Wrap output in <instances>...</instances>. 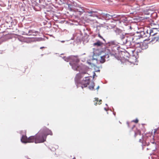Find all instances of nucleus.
Segmentation results:
<instances>
[{"mask_svg":"<svg viewBox=\"0 0 159 159\" xmlns=\"http://www.w3.org/2000/svg\"><path fill=\"white\" fill-rule=\"evenodd\" d=\"M144 125V124H142V125L143 127V125Z\"/></svg>","mask_w":159,"mask_h":159,"instance_id":"nucleus-30","label":"nucleus"},{"mask_svg":"<svg viewBox=\"0 0 159 159\" xmlns=\"http://www.w3.org/2000/svg\"><path fill=\"white\" fill-rule=\"evenodd\" d=\"M152 41L159 42V35L154 36L152 38Z\"/></svg>","mask_w":159,"mask_h":159,"instance_id":"nucleus-10","label":"nucleus"},{"mask_svg":"<svg viewBox=\"0 0 159 159\" xmlns=\"http://www.w3.org/2000/svg\"><path fill=\"white\" fill-rule=\"evenodd\" d=\"M132 122L136 123H137L139 122V120L138 119H136L135 120H132Z\"/></svg>","mask_w":159,"mask_h":159,"instance_id":"nucleus-23","label":"nucleus"},{"mask_svg":"<svg viewBox=\"0 0 159 159\" xmlns=\"http://www.w3.org/2000/svg\"><path fill=\"white\" fill-rule=\"evenodd\" d=\"M158 133H159V132L158 131V129H154V135H155L156 134H158Z\"/></svg>","mask_w":159,"mask_h":159,"instance_id":"nucleus-21","label":"nucleus"},{"mask_svg":"<svg viewBox=\"0 0 159 159\" xmlns=\"http://www.w3.org/2000/svg\"><path fill=\"white\" fill-rule=\"evenodd\" d=\"M98 36L101 39H103V40L105 41V39L103 38V37L100 35V34H98Z\"/></svg>","mask_w":159,"mask_h":159,"instance_id":"nucleus-25","label":"nucleus"},{"mask_svg":"<svg viewBox=\"0 0 159 159\" xmlns=\"http://www.w3.org/2000/svg\"><path fill=\"white\" fill-rule=\"evenodd\" d=\"M90 85L89 86V88L91 90H93L94 89V84L93 82H90L89 83Z\"/></svg>","mask_w":159,"mask_h":159,"instance_id":"nucleus-17","label":"nucleus"},{"mask_svg":"<svg viewBox=\"0 0 159 159\" xmlns=\"http://www.w3.org/2000/svg\"><path fill=\"white\" fill-rule=\"evenodd\" d=\"M127 126L128 127H130V125H129V122H127Z\"/></svg>","mask_w":159,"mask_h":159,"instance_id":"nucleus-26","label":"nucleus"},{"mask_svg":"<svg viewBox=\"0 0 159 159\" xmlns=\"http://www.w3.org/2000/svg\"><path fill=\"white\" fill-rule=\"evenodd\" d=\"M149 37V34L147 33H145L144 30L140 31L139 33V34L138 36H135L134 39H137L140 38H146L145 40L147 39Z\"/></svg>","mask_w":159,"mask_h":159,"instance_id":"nucleus-5","label":"nucleus"},{"mask_svg":"<svg viewBox=\"0 0 159 159\" xmlns=\"http://www.w3.org/2000/svg\"><path fill=\"white\" fill-rule=\"evenodd\" d=\"M134 131L135 133L134 136L135 137H136L138 135L141 136V132L139 130L136 128L135 130H134Z\"/></svg>","mask_w":159,"mask_h":159,"instance_id":"nucleus-13","label":"nucleus"},{"mask_svg":"<svg viewBox=\"0 0 159 159\" xmlns=\"http://www.w3.org/2000/svg\"><path fill=\"white\" fill-rule=\"evenodd\" d=\"M90 14L89 15H92V14Z\"/></svg>","mask_w":159,"mask_h":159,"instance_id":"nucleus-33","label":"nucleus"},{"mask_svg":"<svg viewBox=\"0 0 159 159\" xmlns=\"http://www.w3.org/2000/svg\"><path fill=\"white\" fill-rule=\"evenodd\" d=\"M83 73V74H86V72H84V73Z\"/></svg>","mask_w":159,"mask_h":159,"instance_id":"nucleus-31","label":"nucleus"},{"mask_svg":"<svg viewBox=\"0 0 159 159\" xmlns=\"http://www.w3.org/2000/svg\"><path fill=\"white\" fill-rule=\"evenodd\" d=\"M144 32L145 33L148 34L149 37L151 36V31H149V30H146L145 29L144 30Z\"/></svg>","mask_w":159,"mask_h":159,"instance_id":"nucleus-19","label":"nucleus"},{"mask_svg":"<svg viewBox=\"0 0 159 159\" xmlns=\"http://www.w3.org/2000/svg\"><path fill=\"white\" fill-rule=\"evenodd\" d=\"M90 83V80L88 78V77H85V80H83L81 82L78 84V87L81 86L82 89L86 87Z\"/></svg>","mask_w":159,"mask_h":159,"instance_id":"nucleus-4","label":"nucleus"},{"mask_svg":"<svg viewBox=\"0 0 159 159\" xmlns=\"http://www.w3.org/2000/svg\"><path fill=\"white\" fill-rule=\"evenodd\" d=\"M101 15L102 17L106 20H108L109 19H111L113 17V16L110 15L108 14L102 13L101 14Z\"/></svg>","mask_w":159,"mask_h":159,"instance_id":"nucleus-6","label":"nucleus"},{"mask_svg":"<svg viewBox=\"0 0 159 159\" xmlns=\"http://www.w3.org/2000/svg\"><path fill=\"white\" fill-rule=\"evenodd\" d=\"M109 45L110 46H116L117 45V43L115 41H111L109 42Z\"/></svg>","mask_w":159,"mask_h":159,"instance_id":"nucleus-14","label":"nucleus"},{"mask_svg":"<svg viewBox=\"0 0 159 159\" xmlns=\"http://www.w3.org/2000/svg\"><path fill=\"white\" fill-rule=\"evenodd\" d=\"M35 136H31L28 138V143H35Z\"/></svg>","mask_w":159,"mask_h":159,"instance_id":"nucleus-9","label":"nucleus"},{"mask_svg":"<svg viewBox=\"0 0 159 159\" xmlns=\"http://www.w3.org/2000/svg\"><path fill=\"white\" fill-rule=\"evenodd\" d=\"M87 12L89 14H92V15H89V16H90L98 17L99 16L98 14L97 11H89Z\"/></svg>","mask_w":159,"mask_h":159,"instance_id":"nucleus-7","label":"nucleus"},{"mask_svg":"<svg viewBox=\"0 0 159 159\" xmlns=\"http://www.w3.org/2000/svg\"><path fill=\"white\" fill-rule=\"evenodd\" d=\"M151 143H152V144H154V145H156V144L154 143V142H151Z\"/></svg>","mask_w":159,"mask_h":159,"instance_id":"nucleus-27","label":"nucleus"},{"mask_svg":"<svg viewBox=\"0 0 159 159\" xmlns=\"http://www.w3.org/2000/svg\"><path fill=\"white\" fill-rule=\"evenodd\" d=\"M98 88H99V86H98Z\"/></svg>","mask_w":159,"mask_h":159,"instance_id":"nucleus-34","label":"nucleus"},{"mask_svg":"<svg viewBox=\"0 0 159 159\" xmlns=\"http://www.w3.org/2000/svg\"><path fill=\"white\" fill-rule=\"evenodd\" d=\"M69 60L70 61V64L72 66V68L75 70H79V66L78 63L79 60L75 56H73L69 57Z\"/></svg>","mask_w":159,"mask_h":159,"instance_id":"nucleus-3","label":"nucleus"},{"mask_svg":"<svg viewBox=\"0 0 159 159\" xmlns=\"http://www.w3.org/2000/svg\"><path fill=\"white\" fill-rule=\"evenodd\" d=\"M95 101H96V102L94 103V105L96 106L98 104L100 105L101 104L102 100H100L98 101V98H95L94 102Z\"/></svg>","mask_w":159,"mask_h":159,"instance_id":"nucleus-16","label":"nucleus"},{"mask_svg":"<svg viewBox=\"0 0 159 159\" xmlns=\"http://www.w3.org/2000/svg\"><path fill=\"white\" fill-rule=\"evenodd\" d=\"M139 142H142V140H141V139H139Z\"/></svg>","mask_w":159,"mask_h":159,"instance_id":"nucleus-29","label":"nucleus"},{"mask_svg":"<svg viewBox=\"0 0 159 159\" xmlns=\"http://www.w3.org/2000/svg\"><path fill=\"white\" fill-rule=\"evenodd\" d=\"M67 4L68 10L74 11L77 16H80L85 12V8L79 6H75L74 3Z\"/></svg>","mask_w":159,"mask_h":159,"instance_id":"nucleus-2","label":"nucleus"},{"mask_svg":"<svg viewBox=\"0 0 159 159\" xmlns=\"http://www.w3.org/2000/svg\"><path fill=\"white\" fill-rule=\"evenodd\" d=\"M33 33L34 32L32 30H30L29 31L28 33H26L25 34H29V35H34V34H33Z\"/></svg>","mask_w":159,"mask_h":159,"instance_id":"nucleus-20","label":"nucleus"},{"mask_svg":"<svg viewBox=\"0 0 159 159\" xmlns=\"http://www.w3.org/2000/svg\"><path fill=\"white\" fill-rule=\"evenodd\" d=\"M129 61L131 63L134 64V62H135V60H136V59L135 58L134 61H132L131 60V58H130L129 59Z\"/></svg>","mask_w":159,"mask_h":159,"instance_id":"nucleus-22","label":"nucleus"},{"mask_svg":"<svg viewBox=\"0 0 159 159\" xmlns=\"http://www.w3.org/2000/svg\"><path fill=\"white\" fill-rule=\"evenodd\" d=\"M99 58H100V62L101 63H103L105 61V57L104 56H98V58H97V60H98V59Z\"/></svg>","mask_w":159,"mask_h":159,"instance_id":"nucleus-12","label":"nucleus"},{"mask_svg":"<svg viewBox=\"0 0 159 159\" xmlns=\"http://www.w3.org/2000/svg\"><path fill=\"white\" fill-rule=\"evenodd\" d=\"M135 127V125H133V127Z\"/></svg>","mask_w":159,"mask_h":159,"instance_id":"nucleus-32","label":"nucleus"},{"mask_svg":"<svg viewBox=\"0 0 159 159\" xmlns=\"http://www.w3.org/2000/svg\"><path fill=\"white\" fill-rule=\"evenodd\" d=\"M103 43L101 42L99 40H98L97 42L93 44L94 46H97L98 47L102 45Z\"/></svg>","mask_w":159,"mask_h":159,"instance_id":"nucleus-15","label":"nucleus"},{"mask_svg":"<svg viewBox=\"0 0 159 159\" xmlns=\"http://www.w3.org/2000/svg\"><path fill=\"white\" fill-rule=\"evenodd\" d=\"M140 48L142 50L148 48V45L145 43H139Z\"/></svg>","mask_w":159,"mask_h":159,"instance_id":"nucleus-8","label":"nucleus"},{"mask_svg":"<svg viewBox=\"0 0 159 159\" xmlns=\"http://www.w3.org/2000/svg\"><path fill=\"white\" fill-rule=\"evenodd\" d=\"M52 132L46 128L41 129L35 135V143H43L46 141L47 136L48 135H52Z\"/></svg>","mask_w":159,"mask_h":159,"instance_id":"nucleus-1","label":"nucleus"},{"mask_svg":"<svg viewBox=\"0 0 159 159\" xmlns=\"http://www.w3.org/2000/svg\"><path fill=\"white\" fill-rule=\"evenodd\" d=\"M148 141H149V140L148 139L145 141V143H146V145H149V143L148 142Z\"/></svg>","mask_w":159,"mask_h":159,"instance_id":"nucleus-24","label":"nucleus"},{"mask_svg":"<svg viewBox=\"0 0 159 159\" xmlns=\"http://www.w3.org/2000/svg\"><path fill=\"white\" fill-rule=\"evenodd\" d=\"M45 48V47H41L40 48V49H42V48Z\"/></svg>","mask_w":159,"mask_h":159,"instance_id":"nucleus-28","label":"nucleus"},{"mask_svg":"<svg viewBox=\"0 0 159 159\" xmlns=\"http://www.w3.org/2000/svg\"><path fill=\"white\" fill-rule=\"evenodd\" d=\"M28 138L25 135H23L21 139V141L24 143H28Z\"/></svg>","mask_w":159,"mask_h":159,"instance_id":"nucleus-11","label":"nucleus"},{"mask_svg":"<svg viewBox=\"0 0 159 159\" xmlns=\"http://www.w3.org/2000/svg\"><path fill=\"white\" fill-rule=\"evenodd\" d=\"M155 30L156 29H149V31H151V36H154L157 34V33H153V30Z\"/></svg>","mask_w":159,"mask_h":159,"instance_id":"nucleus-18","label":"nucleus"}]
</instances>
